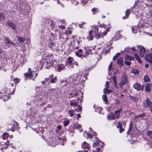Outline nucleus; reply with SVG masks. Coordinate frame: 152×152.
Here are the masks:
<instances>
[{"instance_id": "nucleus-62", "label": "nucleus", "mask_w": 152, "mask_h": 152, "mask_svg": "<svg viewBox=\"0 0 152 152\" xmlns=\"http://www.w3.org/2000/svg\"><path fill=\"white\" fill-rule=\"evenodd\" d=\"M149 66V64H146L145 65V67H146V68H148Z\"/></svg>"}, {"instance_id": "nucleus-43", "label": "nucleus", "mask_w": 152, "mask_h": 152, "mask_svg": "<svg viewBox=\"0 0 152 152\" xmlns=\"http://www.w3.org/2000/svg\"><path fill=\"white\" fill-rule=\"evenodd\" d=\"M112 80H113V81L114 82V85H115V86L116 87V76H114L112 77Z\"/></svg>"}, {"instance_id": "nucleus-11", "label": "nucleus", "mask_w": 152, "mask_h": 152, "mask_svg": "<svg viewBox=\"0 0 152 152\" xmlns=\"http://www.w3.org/2000/svg\"><path fill=\"white\" fill-rule=\"evenodd\" d=\"M122 110V107L120 108V109L118 110H115V118L117 119L120 116V113L121 112Z\"/></svg>"}, {"instance_id": "nucleus-60", "label": "nucleus", "mask_w": 152, "mask_h": 152, "mask_svg": "<svg viewBox=\"0 0 152 152\" xmlns=\"http://www.w3.org/2000/svg\"><path fill=\"white\" fill-rule=\"evenodd\" d=\"M144 87H145L144 85H142L140 89H141V90H143L144 89Z\"/></svg>"}, {"instance_id": "nucleus-30", "label": "nucleus", "mask_w": 152, "mask_h": 152, "mask_svg": "<svg viewBox=\"0 0 152 152\" xmlns=\"http://www.w3.org/2000/svg\"><path fill=\"white\" fill-rule=\"evenodd\" d=\"M132 72L135 74H138L139 73V71L137 69H135L132 70Z\"/></svg>"}, {"instance_id": "nucleus-48", "label": "nucleus", "mask_w": 152, "mask_h": 152, "mask_svg": "<svg viewBox=\"0 0 152 152\" xmlns=\"http://www.w3.org/2000/svg\"><path fill=\"white\" fill-rule=\"evenodd\" d=\"M75 54L76 56L79 57H82V56H83V55L82 54H80V53L78 52H76L75 53Z\"/></svg>"}, {"instance_id": "nucleus-9", "label": "nucleus", "mask_w": 152, "mask_h": 152, "mask_svg": "<svg viewBox=\"0 0 152 152\" xmlns=\"http://www.w3.org/2000/svg\"><path fill=\"white\" fill-rule=\"evenodd\" d=\"M145 59L150 64L152 63V54L150 53L146 55L145 57Z\"/></svg>"}, {"instance_id": "nucleus-15", "label": "nucleus", "mask_w": 152, "mask_h": 152, "mask_svg": "<svg viewBox=\"0 0 152 152\" xmlns=\"http://www.w3.org/2000/svg\"><path fill=\"white\" fill-rule=\"evenodd\" d=\"M151 84L148 83L146 84L145 89V91L147 92H150L151 91Z\"/></svg>"}, {"instance_id": "nucleus-38", "label": "nucleus", "mask_w": 152, "mask_h": 152, "mask_svg": "<svg viewBox=\"0 0 152 152\" xmlns=\"http://www.w3.org/2000/svg\"><path fill=\"white\" fill-rule=\"evenodd\" d=\"M108 69L109 70H111L112 71H113V70H115V71H117V70L116 69H115L112 68V63H111L110 64L109 66Z\"/></svg>"}, {"instance_id": "nucleus-19", "label": "nucleus", "mask_w": 152, "mask_h": 152, "mask_svg": "<svg viewBox=\"0 0 152 152\" xmlns=\"http://www.w3.org/2000/svg\"><path fill=\"white\" fill-rule=\"evenodd\" d=\"M58 72H60L62 70L64 69L65 68V66H64L63 64H61L58 65Z\"/></svg>"}, {"instance_id": "nucleus-40", "label": "nucleus", "mask_w": 152, "mask_h": 152, "mask_svg": "<svg viewBox=\"0 0 152 152\" xmlns=\"http://www.w3.org/2000/svg\"><path fill=\"white\" fill-rule=\"evenodd\" d=\"M130 13V10L129 9H127L125 12V14L126 17H127V18H128V16L129 15Z\"/></svg>"}, {"instance_id": "nucleus-27", "label": "nucleus", "mask_w": 152, "mask_h": 152, "mask_svg": "<svg viewBox=\"0 0 152 152\" xmlns=\"http://www.w3.org/2000/svg\"><path fill=\"white\" fill-rule=\"evenodd\" d=\"M129 97L133 101L137 102L138 100V98L134 96H130Z\"/></svg>"}, {"instance_id": "nucleus-56", "label": "nucleus", "mask_w": 152, "mask_h": 152, "mask_svg": "<svg viewBox=\"0 0 152 152\" xmlns=\"http://www.w3.org/2000/svg\"><path fill=\"white\" fill-rule=\"evenodd\" d=\"M103 92L104 93H108L107 88H104L103 90Z\"/></svg>"}, {"instance_id": "nucleus-8", "label": "nucleus", "mask_w": 152, "mask_h": 152, "mask_svg": "<svg viewBox=\"0 0 152 152\" xmlns=\"http://www.w3.org/2000/svg\"><path fill=\"white\" fill-rule=\"evenodd\" d=\"M4 38L5 44L7 46L10 47L12 45L13 46H15V44L13 42L10 41L8 37H4Z\"/></svg>"}, {"instance_id": "nucleus-14", "label": "nucleus", "mask_w": 152, "mask_h": 152, "mask_svg": "<svg viewBox=\"0 0 152 152\" xmlns=\"http://www.w3.org/2000/svg\"><path fill=\"white\" fill-rule=\"evenodd\" d=\"M85 49L86 50L85 53H86V54L83 55V56L84 57H86L88 55L91 53H92L91 50L90 49L88 48H85Z\"/></svg>"}, {"instance_id": "nucleus-21", "label": "nucleus", "mask_w": 152, "mask_h": 152, "mask_svg": "<svg viewBox=\"0 0 152 152\" xmlns=\"http://www.w3.org/2000/svg\"><path fill=\"white\" fill-rule=\"evenodd\" d=\"M9 136V134L8 133L5 132L3 134L2 136V139L3 140L6 139Z\"/></svg>"}, {"instance_id": "nucleus-51", "label": "nucleus", "mask_w": 152, "mask_h": 152, "mask_svg": "<svg viewBox=\"0 0 152 152\" xmlns=\"http://www.w3.org/2000/svg\"><path fill=\"white\" fill-rule=\"evenodd\" d=\"M3 146L2 147H1L0 149L1 150H3L4 149H6L7 148V146H5L4 145H2Z\"/></svg>"}, {"instance_id": "nucleus-4", "label": "nucleus", "mask_w": 152, "mask_h": 152, "mask_svg": "<svg viewBox=\"0 0 152 152\" xmlns=\"http://www.w3.org/2000/svg\"><path fill=\"white\" fill-rule=\"evenodd\" d=\"M134 58L133 57L129 56L127 55L125 57V63L127 66H130L131 64L130 61L133 60Z\"/></svg>"}, {"instance_id": "nucleus-35", "label": "nucleus", "mask_w": 152, "mask_h": 152, "mask_svg": "<svg viewBox=\"0 0 152 152\" xmlns=\"http://www.w3.org/2000/svg\"><path fill=\"white\" fill-rule=\"evenodd\" d=\"M13 80L14 81L15 83V84H17L19 82L20 80L17 78H14L13 79Z\"/></svg>"}, {"instance_id": "nucleus-23", "label": "nucleus", "mask_w": 152, "mask_h": 152, "mask_svg": "<svg viewBox=\"0 0 152 152\" xmlns=\"http://www.w3.org/2000/svg\"><path fill=\"white\" fill-rule=\"evenodd\" d=\"M74 92V94L73 95L75 96H77L80 95V94H81L82 96H83V94L82 92H80V93H79L77 90H75Z\"/></svg>"}, {"instance_id": "nucleus-44", "label": "nucleus", "mask_w": 152, "mask_h": 152, "mask_svg": "<svg viewBox=\"0 0 152 152\" xmlns=\"http://www.w3.org/2000/svg\"><path fill=\"white\" fill-rule=\"evenodd\" d=\"M132 126V122H131L129 124V129L128 131L127 132V133H128V132L131 131V128Z\"/></svg>"}, {"instance_id": "nucleus-63", "label": "nucleus", "mask_w": 152, "mask_h": 152, "mask_svg": "<svg viewBox=\"0 0 152 152\" xmlns=\"http://www.w3.org/2000/svg\"><path fill=\"white\" fill-rule=\"evenodd\" d=\"M87 143H86V142H84L82 144V145H86V144H87Z\"/></svg>"}, {"instance_id": "nucleus-18", "label": "nucleus", "mask_w": 152, "mask_h": 152, "mask_svg": "<svg viewBox=\"0 0 152 152\" xmlns=\"http://www.w3.org/2000/svg\"><path fill=\"white\" fill-rule=\"evenodd\" d=\"M133 88L139 91L141 89V86L139 84L135 83L133 86Z\"/></svg>"}, {"instance_id": "nucleus-64", "label": "nucleus", "mask_w": 152, "mask_h": 152, "mask_svg": "<svg viewBox=\"0 0 152 152\" xmlns=\"http://www.w3.org/2000/svg\"><path fill=\"white\" fill-rule=\"evenodd\" d=\"M82 52V49H79L78 50V53H81Z\"/></svg>"}, {"instance_id": "nucleus-32", "label": "nucleus", "mask_w": 152, "mask_h": 152, "mask_svg": "<svg viewBox=\"0 0 152 152\" xmlns=\"http://www.w3.org/2000/svg\"><path fill=\"white\" fill-rule=\"evenodd\" d=\"M147 134L149 138L152 139V130H150L148 131Z\"/></svg>"}, {"instance_id": "nucleus-24", "label": "nucleus", "mask_w": 152, "mask_h": 152, "mask_svg": "<svg viewBox=\"0 0 152 152\" xmlns=\"http://www.w3.org/2000/svg\"><path fill=\"white\" fill-rule=\"evenodd\" d=\"M74 128L78 129L81 127V125L80 124H78L77 123H76L74 124Z\"/></svg>"}, {"instance_id": "nucleus-36", "label": "nucleus", "mask_w": 152, "mask_h": 152, "mask_svg": "<svg viewBox=\"0 0 152 152\" xmlns=\"http://www.w3.org/2000/svg\"><path fill=\"white\" fill-rule=\"evenodd\" d=\"M5 16L4 15L1 13H0V20H2L4 19Z\"/></svg>"}, {"instance_id": "nucleus-6", "label": "nucleus", "mask_w": 152, "mask_h": 152, "mask_svg": "<svg viewBox=\"0 0 152 152\" xmlns=\"http://www.w3.org/2000/svg\"><path fill=\"white\" fill-rule=\"evenodd\" d=\"M137 47L140 50L139 53L140 56L142 58L144 56L145 52V49L143 46L141 45H138Z\"/></svg>"}, {"instance_id": "nucleus-50", "label": "nucleus", "mask_w": 152, "mask_h": 152, "mask_svg": "<svg viewBox=\"0 0 152 152\" xmlns=\"http://www.w3.org/2000/svg\"><path fill=\"white\" fill-rule=\"evenodd\" d=\"M98 139H97V142H98ZM98 142H94L93 144V147H94L95 146H98Z\"/></svg>"}, {"instance_id": "nucleus-26", "label": "nucleus", "mask_w": 152, "mask_h": 152, "mask_svg": "<svg viewBox=\"0 0 152 152\" xmlns=\"http://www.w3.org/2000/svg\"><path fill=\"white\" fill-rule=\"evenodd\" d=\"M102 98L103 100L105 102V103L106 104H107V103H108L107 101V96L106 94L103 95Z\"/></svg>"}, {"instance_id": "nucleus-52", "label": "nucleus", "mask_w": 152, "mask_h": 152, "mask_svg": "<svg viewBox=\"0 0 152 152\" xmlns=\"http://www.w3.org/2000/svg\"><path fill=\"white\" fill-rule=\"evenodd\" d=\"M87 136L90 138H92L93 137V136L91 135V133H87Z\"/></svg>"}, {"instance_id": "nucleus-55", "label": "nucleus", "mask_w": 152, "mask_h": 152, "mask_svg": "<svg viewBox=\"0 0 152 152\" xmlns=\"http://www.w3.org/2000/svg\"><path fill=\"white\" fill-rule=\"evenodd\" d=\"M119 130L120 133L123 132L124 130V129L122 128V127H121L120 128Z\"/></svg>"}, {"instance_id": "nucleus-49", "label": "nucleus", "mask_w": 152, "mask_h": 152, "mask_svg": "<svg viewBox=\"0 0 152 152\" xmlns=\"http://www.w3.org/2000/svg\"><path fill=\"white\" fill-rule=\"evenodd\" d=\"M85 23V22H82V23L81 24H79L78 25H79V27L80 28H83V25H84Z\"/></svg>"}, {"instance_id": "nucleus-20", "label": "nucleus", "mask_w": 152, "mask_h": 152, "mask_svg": "<svg viewBox=\"0 0 152 152\" xmlns=\"http://www.w3.org/2000/svg\"><path fill=\"white\" fill-rule=\"evenodd\" d=\"M73 60V59L72 57H69L68 58L67 63L69 64L70 65H72V64Z\"/></svg>"}, {"instance_id": "nucleus-31", "label": "nucleus", "mask_w": 152, "mask_h": 152, "mask_svg": "<svg viewBox=\"0 0 152 152\" xmlns=\"http://www.w3.org/2000/svg\"><path fill=\"white\" fill-rule=\"evenodd\" d=\"M18 40L20 42H24L25 39L24 38L21 37H19L18 38Z\"/></svg>"}, {"instance_id": "nucleus-59", "label": "nucleus", "mask_w": 152, "mask_h": 152, "mask_svg": "<svg viewBox=\"0 0 152 152\" xmlns=\"http://www.w3.org/2000/svg\"><path fill=\"white\" fill-rule=\"evenodd\" d=\"M109 83V82L108 81H106V88L108 87Z\"/></svg>"}, {"instance_id": "nucleus-10", "label": "nucleus", "mask_w": 152, "mask_h": 152, "mask_svg": "<svg viewBox=\"0 0 152 152\" xmlns=\"http://www.w3.org/2000/svg\"><path fill=\"white\" fill-rule=\"evenodd\" d=\"M136 49L134 48V47L130 48L126 47L125 48V50L128 53H132V52H134L136 51Z\"/></svg>"}, {"instance_id": "nucleus-39", "label": "nucleus", "mask_w": 152, "mask_h": 152, "mask_svg": "<svg viewBox=\"0 0 152 152\" xmlns=\"http://www.w3.org/2000/svg\"><path fill=\"white\" fill-rule=\"evenodd\" d=\"M57 77H55L54 78H51L50 80V81L52 83H54L55 82V81Z\"/></svg>"}, {"instance_id": "nucleus-45", "label": "nucleus", "mask_w": 152, "mask_h": 152, "mask_svg": "<svg viewBox=\"0 0 152 152\" xmlns=\"http://www.w3.org/2000/svg\"><path fill=\"white\" fill-rule=\"evenodd\" d=\"M53 76V75H51L48 78H46L45 79V80L46 81H48V80H50V78L52 77Z\"/></svg>"}, {"instance_id": "nucleus-22", "label": "nucleus", "mask_w": 152, "mask_h": 152, "mask_svg": "<svg viewBox=\"0 0 152 152\" xmlns=\"http://www.w3.org/2000/svg\"><path fill=\"white\" fill-rule=\"evenodd\" d=\"M134 56L135 58L138 61V63H139L141 64L142 63V61L140 60V59L139 57L138 54H135Z\"/></svg>"}, {"instance_id": "nucleus-28", "label": "nucleus", "mask_w": 152, "mask_h": 152, "mask_svg": "<svg viewBox=\"0 0 152 152\" xmlns=\"http://www.w3.org/2000/svg\"><path fill=\"white\" fill-rule=\"evenodd\" d=\"M144 80L145 82H148L150 81V79L147 75L144 76Z\"/></svg>"}, {"instance_id": "nucleus-7", "label": "nucleus", "mask_w": 152, "mask_h": 152, "mask_svg": "<svg viewBox=\"0 0 152 152\" xmlns=\"http://www.w3.org/2000/svg\"><path fill=\"white\" fill-rule=\"evenodd\" d=\"M28 70L29 72L24 73V75L26 77H29L31 79H32V77H34L33 74L34 73V72H31V69L30 68H28Z\"/></svg>"}, {"instance_id": "nucleus-53", "label": "nucleus", "mask_w": 152, "mask_h": 152, "mask_svg": "<svg viewBox=\"0 0 152 152\" xmlns=\"http://www.w3.org/2000/svg\"><path fill=\"white\" fill-rule=\"evenodd\" d=\"M9 144V141H7L6 142L4 143L3 144H2L1 145H4L5 146H7Z\"/></svg>"}, {"instance_id": "nucleus-47", "label": "nucleus", "mask_w": 152, "mask_h": 152, "mask_svg": "<svg viewBox=\"0 0 152 152\" xmlns=\"http://www.w3.org/2000/svg\"><path fill=\"white\" fill-rule=\"evenodd\" d=\"M144 114H140L138 115H136L135 116V118H137L139 117H143L144 116Z\"/></svg>"}, {"instance_id": "nucleus-12", "label": "nucleus", "mask_w": 152, "mask_h": 152, "mask_svg": "<svg viewBox=\"0 0 152 152\" xmlns=\"http://www.w3.org/2000/svg\"><path fill=\"white\" fill-rule=\"evenodd\" d=\"M140 26H132V32L135 34L137 33L140 28Z\"/></svg>"}, {"instance_id": "nucleus-2", "label": "nucleus", "mask_w": 152, "mask_h": 152, "mask_svg": "<svg viewBox=\"0 0 152 152\" xmlns=\"http://www.w3.org/2000/svg\"><path fill=\"white\" fill-rule=\"evenodd\" d=\"M127 81V76L126 74L124 73L122 75L121 78V82L119 84V86L121 88L123 87V86L125 85Z\"/></svg>"}, {"instance_id": "nucleus-5", "label": "nucleus", "mask_w": 152, "mask_h": 152, "mask_svg": "<svg viewBox=\"0 0 152 152\" xmlns=\"http://www.w3.org/2000/svg\"><path fill=\"white\" fill-rule=\"evenodd\" d=\"M143 105L146 108L149 107L150 108L152 106V102H151L150 99L148 97L144 101Z\"/></svg>"}, {"instance_id": "nucleus-33", "label": "nucleus", "mask_w": 152, "mask_h": 152, "mask_svg": "<svg viewBox=\"0 0 152 152\" xmlns=\"http://www.w3.org/2000/svg\"><path fill=\"white\" fill-rule=\"evenodd\" d=\"M82 148H85L86 149H87L89 150L90 147L88 145V144H86V145H85L84 146L82 145Z\"/></svg>"}, {"instance_id": "nucleus-41", "label": "nucleus", "mask_w": 152, "mask_h": 152, "mask_svg": "<svg viewBox=\"0 0 152 152\" xmlns=\"http://www.w3.org/2000/svg\"><path fill=\"white\" fill-rule=\"evenodd\" d=\"M69 123V120L65 121H64V126H66L68 125Z\"/></svg>"}, {"instance_id": "nucleus-1", "label": "nucleus", "mask_w": 152, "mask_h": 152, "mask_svg": "<svg viewBox=\"0 0 152 152\" xmlns=\"http://www.w3.org/2000/svg\"><path fill=\"white\" fill-rule=\"evenodd\" d=\"M94 29L95 37L99 39L101 37L105 35L109 31V27L104 24H102L99 26H94Z\"/></svg>"}, {"instance_id": "nucleus-37", "label": "nucleus", "mask_w": 152, "mask_h": 152, "mask_svg": "<svg viewBox=\"0 0 152 152\" xmlns=\"http://www.w3.org/2000/svg\"><path fill=\"white\" fill-rule=\"evenodd\" d=\"M82 110V107H80L79 105H77V108L76 110V111L77 112H79L81 111Z\"/></svg>"}, {"instance_id": "nucleus-17", "label": "nucleus", "mask_w": 152, "mask_h": 152, "mask_svg": "<svg viewBox=\"0 0 152 152\" xmlns=\"http://www.w3.org/2000/svg\"><path fill=\"white\" fill-rule=\"evenodd\" d=\"M107 118L109 119L114 120L116 119L115 118V117L114 114L113 113H111L108 114L107 116Z\"/></svg>"}, {"instance_id": "nucleus-61", "label": "nucleus", "mask_w": 152, "mask_h": 152, "mask_svg": "<svg viewBox=\"0 0 152 152\" xmlns=\"http://www.w3.org/2000/svg\"><path fill=\"white\" fill-rule=\"evenodd\" d=\"M74 103L73 102H71L70 103V105L71 106H72L74 105Z\"/></svg>"}, {"instance_id": "nucleus-42", "label": "nucleus", "mask_w": 152, "mask_h": 152, "mask_svg": "<svg viewBox=\"0 0 152 152\" xmlns=\"http://www.w3.org/2000/svg\"><path fill=\"white\" fill-rule=\"evenodd\" d=\"M74 110L72 111L71 110H69L68 111V113L70 114V115L72 117L73 116V113L74 112Z\"/></svg>"}, {"instance_id": "nucleus-13", "label": "nucleus", "mask_w": 152, "mask_h": 152, "mask_svg": "<svg viewBox=\"0 0 152 152\" xmlns=\"http://www.w3.org/2000/svg\"><path fill=\"white\" fill-rule=\"evenodd\" d=\"M7 24L13 30H15L16 29L15 25L14 23H13L11 22L10 21H8L7 22Z\"/></svg>"}, {"instance_id": "nucleus-58", "label": "nucleus", "mask_w": 152, "mask_h": 152, "mask_svg": "<svg viewBox=\"0 0 152 152\" xmlns=\"http://www.w3.org/2000/svg\"><path fill=\"white\" fill-rule=\"evenodd\" d=\"M57 3L58 4H60L63 7H64V5L61 3L59 1V0H57Z\"/></svg>"}, {"instance_id": "nucleus-34", "label": "nucleus", "mask_w": 152, "mask_h": 152, "mask_svg": "<svg viewBox=\"0 0 152 152\" xmlns=\"http://www.w3.org/2000/svg\"><path fill=\"white\" fill-rule=\"evenodd\" d=\"M92 11L93 13V14H95L98 12L99 10H97L95 8H94L92 9Z\"/></svg>"}, {"instance_id": "nucleus-16", "label": "nucleus", "mask_w": 152, "mask_h": 152, "mask_svg": "<svg viewBox=\"0 0 152 152\" xmlns=\"http://www.w3.org/2000/svg\"><path fill=\"white\" fill-rule=\"evenodd\" d=\"M117 63L120 66H122L123 65V60L121 57L119 58L117 60Z\"/></svg>"}, {"instance_id": "nucleus-25", "label": "nucleus", "mask_w": 152, "mask_h": 152, "mask_svg": "<svg viewBox=\"0 0 152 152\" xmlns=\"http://www.w3.org/2000/svg\"><path fill=\"white\" fill-rule=\"evenodd\" d=\"M47 22L48 23V26H51V28H52L54 26L53 21L51 20H47Z\"/></svg>"}, {"instance_id": "nucleus-57", "label": "nucleus", "mask_w": 152, "mask_h": 152, "mask_svg": "<svg viewBox=\"0 0 152 152\" xmlns=\"http://www.w3.org/2000/svg\"><path fill=\"white\" fill-rule=\"evenodd\" d=\"M73 94H74L73 91L72 93H71L69 95L70 96L69 97H70L71 98H73L74 97Z\"/></svg>"}, {"instance_id": "nucleus-46", "label": "nucleus", "mask_w": 152, "mask_h": 152, "mask_svg": "<svg viewBox=\"0 0 152 152\" xmlns=\"http://www.w3.org/2000/svg\"><path fill=\"white\" fill-rule=\"evenodd\" d=\"M98 143H101V144H99L101 145V147H103L104 145L103 143L99 140H98Z\"/></svg>"}, {"instance_id": "nucleus-29", "label": "nucleus", "mask_w": 152, "mask_h": 152, "mask_svg": "<svg viewBox=\"0 0 152 152\" xmlns=\"http://www.w3.org/2000/svg\"><path fill=\"white\" fill-rule=\"evenodd\" d=\"M121 55V53H117L116 55L114 56L113 58V59L114 61H115L117 58L119 56Z\"/></svg>"}, {"instance_id": "nucleus-3", "label": "nucleus", "mask_w": 152, "mask_h": 152, "mask_svg": "<svg viewBox=\"0 0 152 152\" xmlns=\"http://www.w3.org/2000/svg\"><path fill=\"white\" fill-rule=\"evenodd\" d=\"M94 36H95L94 29V26H93L92 28V30L88 32L87 38L88 39L91 40L93 39Z\"/></svg>"}, {"instance_id": "nucleus-54", "label": "nucleus", "mask_w": 152, "mask_h": 152, "mask_svg": "<svg viewBox=\"0 0 152 152\" xmlns=\"http://www.w3.org/2000/svg\"><path fill=\"white\" fill-rule=\"evenodd\" d=\"M122 124L120 122H119L118 123V125L117 126V128L121 127H122Z\"/></svg>"}]
</instances>
